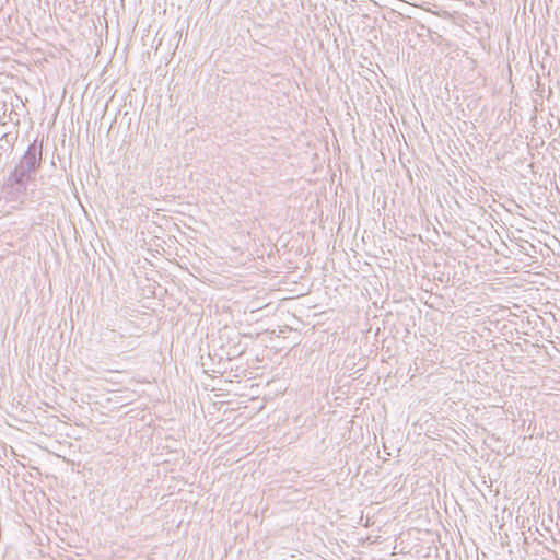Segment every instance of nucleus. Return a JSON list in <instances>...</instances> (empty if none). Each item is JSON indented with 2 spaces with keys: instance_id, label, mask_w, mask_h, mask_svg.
Segmentation results:
<instances>
[{
  "instance_id": "nucleus-3",
  "label": "nucleus",
  "mask_w": 560,
  "mask_h": 560,
  "mask_svg": "<svg viewBox=\"0 0 560 560\" xmlns=\"http://www.w3.org/2000/svg\"><path fill=\"white\" fill-rule=\"evenodd\" d=\"M19 138V129L16 127L13 130L4 131L0 136V158L5 154L10 155L14 149Z\"/></svg>"
},
{
  "instance_id": "nucleus-1",
  "label": "nucleus",
  "mask_w": 560,
  "mask_h": 560,
  "mask_svg": "<svg viewBox=\"0 0 560 560\" xmlns=\"http://www.w3.org/2000/svg\"><path fill=\"white\" fill-rule=\"evenodd\" d=\"M42 151L43 141L38 143L37 140H35L27 147L18 166H22L26 173L33 176L42 165Z\"/></svg>"
},
{
  "instance_id": "nucleus-2",
  "label": "nucleus",
  "mask_w": 560,
  "mask_h": 560,
  "mask_svg": "<svg viewBox=\"0 0 560 560\" xmlns=\"http://www.w3.org/2000/svg\"><path fill=\"white\" fill-rule=\"evenodd\" d=\"M33 178L28 173H26L22 166H15L14 170L8 177V186L14 189L18 194H23L26 190V183Z\"/></svg>"
}]
</instances>
